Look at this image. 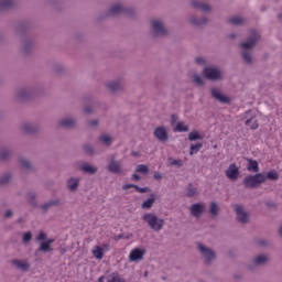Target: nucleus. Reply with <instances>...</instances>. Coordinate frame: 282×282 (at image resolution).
<instances>
[{"mask_svg": "<svg viewBox=\"0 0 282 282\" xmlns=\"http://www.w3.org/2000/svg\"><path fill=\"white\" fill-rule=\"evenodd\" d=\"M142 219L143 221H147L148 226L152 230H155L156 232L162 230V228H164V220L155 216V214H152V213L144 214Z\"/></svg>", "mask_w": 282, "mask_h": 282, "instance_id": "f257e3e1", "label": "nucleus"}, {"mask_svg": "<svg viewBox=\"0 0 282 282\" xmlns=\"http://www.w3.org/2000/svg\"><path fill=\"white\" fill-rule=\"evenodd\" d=\"M265 182V175L258 173L256 175H249L243 178V184L246 188H257L259 184H263Z\"/></svg>", "mask_w": 282, "mask_h": 282, "instance_id": "f03ea898", "label": "nucleus"}, {"mask_svg": "<svg viewBox=\"0 0 282 282\" xmlns=\"http://www.w3.org/2000/svg\"><path fill=\"white\" fill-rule=\"evenodd\" d=\"M203 74L208 78V80H219L221 78V72L216 67H206Z\"/></svg>", "mask_w": 282, "mask_h": 282, "instance_id": "7ed1b4c3", "label": "nucleus"}, {"mask_svg": "<svg viewBox=\"0 0 282 282\" xmlns=\"http://www.w3.org/2000/svg\"><path fill=\"white\" fill-rule=\"evenodd\" d=\"M108 250H109V245H104L102 247L95 246L91 250V254L93 257H95V259L100 261L105 258V252H107Z\"/></svg>", "mask_w": 282, "mask_h": 282, "instance_id": "20e7f679", "label": "nucleus"}, {"mask_svg": "<svg viewBox=\"0 0 282 282\" xmlns=\"http://www.w3.org/2000/svg\"><path fill=\"white\" fill-rule=\"evenodd\" d=\"M259 39L260 36L257 34V31H252L250 39L247 42H242L240 44V47H242V50H252Z\"/></svg>", "mask_w": 282, "mask_h": 282, "instance_id": "39448f33", "label": "nucleus"}, {"mask_svg": "<svg viewBox=\"0 0 282 282\" xmlns=\"http://www.w3.org/2000/svg\"><path fill=\"white\" fill-rule=\"evenodd\" d=\"M198 250L205 257L206 263H210V261H213V259H215V251L209 248L204 247V245L198 243Z\"/></svg>", "mask_w": 282, "mask_h": 282, "instance_id": "423d86ee", "label": "nucleus"}, {"mask_svg": "<svg viewBox=\"0 0 282 282\" xmlns=\"http://www.w3.org/2000/svg\"><path fill=\"white\" fill-rule=\"evenodd\" d=\"M145 250L144 249H139V248H134L130 251L129 254V261H142V259H144V254H145Z\"/></svg>", "mask_w": 282, "mask_h": 282, "instance_id": "0eeeda50", "label": "nucleus"}, {"mask_svg": "<svg viewBox=\"0 0 282 282\" xmlns=\"http://www.w3.org/2000/svg\"><path fill=\"white\" fill-rule=\"evenodd\" d=\"M226 176L228 180H231V182H235L239 178V167H237L236 164H230L229 167L226 170Z\"/></svg>", "mask_w": 282, "mask_h": 282, "instance_id": "6e6552de", "label": "nucleus"}, {"mask_svg": "<svg viewBox=\"0 0 282 282\" xmlns=\"http://www.w3.org/2000/svg\"><path fill=\"white\" fill-rule=\"evenodd\" d=\"M235 212L240 224H248V213L243 212V207L241 205H236Z\"/></svg>", "mask_w": 282, "mask_h": 282, "instance_id": "1a4fd4ad", "label": "nucleus"}, {"mask_svg": "<svg viewBox=\"0 0 282 282\" xmlns=\"http://www.w3.org/2000/svg\"><path fill=\"white\" fill-rule=\"evenodd\" d=\"M212 96L213 98L218 100V102H223L224 105H228L230 102V98L227 96H224L221 91H219V89L217 88L212 89Z\"/></svg>", "mask_w": 282, "mask_h": 282, "instance_id": "9d476101", "label": "nucleus"}, {"mask_svg": "<svg viewBox=\"0 0 282 282\" xmlns=\"http://www.w3.org/2000/svg\"><path fill=\"white\" fill-rule=\"evenodd\" d=\"M154 135L158 140H160V142H166V140H169V133L164 127H158L154 130Z\"/></svg>", "mask_w": 282, "mask_h": 282, "instance_id": "9b49d317", "label": "nucleus"}, {"mask_svg": "<svg viewBox=\"0 0 282 282\" xmlns=\"http://www.w3.org/2000/svg\"><path fill=\"white\" fill-rule=\"evenodd\" d=\"M151 25L155 34L158 35L166 34V29H164V25L162 24V22H160V20H153L151 22Z\"/></svg>", "mask_w": 282, "mask_h": 282, "instance_id": "f8f14e48", "label": "nucleus"}, {"mask_svg": "<svg viewBox=\"0 0 282 282\" xmlns=\"http://www.w3.org/2000/svg\"><path fill=\"white\" fill-rule=\"evenodd\" d=\"M13 265H15L19 270H23L24 272H28L30 270V263L28 261L22 260H13Z\"/></svg>", "mask_w": 282, "mask_h": 282, "instance_id": "ddd939ff", "label": "nucleus"}, {"mask_svg": "<svg viewBox=\"0 0 282 282\" xmlns=\"http://www.w3.org/2000/svg\"><path fill=\"white\" fill-rule=\"evenodd\" d=\"M191 213L194 217H199L204 213V205L194 204L192 205Z\"/></svg>", "mask_w": 282, "mask_h": 282, "instance_id": "4468645a", "label": "nucleus"}, {"mask_svg": "<svg viewBox=\"0 0 282 282\" xmlns=\"http://www.w3.org/2000/svg\"><path fill=\"white\" fill-rule=\"evenodd\" d=\"M193 8H196L197 10H202L203 12H210V6L204 4L197 0L192 1Z\"/></svg>", "mask_w": 282, "mask_h": 282, "instance_id": "2eb2a0df", "label": "nucleus"}, {"mask_svg": "<svg viewBox=\"0 0 282 282\" xmlns=\"http://www.w3.org/2000/svg\"><path fill=\"white\" fill-rule=\"evenodd\" d=\"M247 170L250 171L251 173H259V162H257L256 160L249 159Z\"/></svg>", "mask_w": 282, "mask_h": 282, "instance_id": "dca6fc26", "label": "nucleus"}, {"mask_svg": "<svg viewBox=\"0 0 282 282\" xmlns=\"http://www.w3.org/2000/svg\"><path fill=\"white\" fill-rule=\"evenodd\" d=\"M122 188L123 191H129V188H135L138 193H149V187H139L138 185H133V184H124Z\"/></svg>", "mask_w": 282, "mask_h": 282, "instance_id": "f3484780", "label": "nucleus"}, {"mask_svg": "<svg viewBox=\"0 0 282 282\" xmlns=\"http://www.w3.org/2000/svg\"><path fill=\"white\" fill-rule=\"evenodd\" d=\"M108 171H110V173H120L121 171L120 162L111 161L108 165Z\"/></svg>", "mask_w": 282, "mask_h": 282, "instance_id": "a211bd4d", "label": "nucleus"}, {"mask_svg": "<svg viewBox=\"0 0 282 282\" xmlns=\"http://www.w3.org/2000/svg\"><path fill=\"white\" fill-rule=\"evenodd\" d=\"M153 204H155V195L152 194L150 198L142 203L141 208L149 210L153 207Z\"/></svg>", "mask_w": 282, "mask_h": 282, "instance_id": "6ab92c4d", "label": "nucleus"}, {"mask_svg": "<svg viewBox=\"0 0 282 282\" xmlns=\"http://www.w3.org/2000/svg\"><path fill=\"white\" fill-rule=\"evenodd\" d=\"M246 127H249L252 130H257L259 129V122L257 121V119H254V117H251L246 121Z\"/></svg>", "mask_w": 282, "mask_h": 282, "instance_id": "aec40b11", "label": "nucleus"}, {"mask_svg": "<svg viewBox=\"0 0 282 282\" xmlns=\"http://www.w3.org/2000/svg\"><path fill=\"white\" fill-rule=\"evenodd\" d=\"M120 12H124V8L120 3L112 6L109 10L110 14H120Z\"/></svg>", "mask_w": 282, "mask_h": 282, "instance_id": "412c9836", "label": "nucleus"}, {"mask_svg": "<svg viewBox=\"0 0 282 282\" xmlns=\"http://www.w3.org/2000/svg\"><path fill=\"white\" fill-rule=\"evenodd\" d=\"M54 241V239H50L45 242L41 243L40 250H42V252H50L52 250V242Z\"/></svg>", "mask_w": 282, "mask_h": 282, "instance_id": "4be33fe9", "label": "nucleus"}, {"mask_svg": "<svg viewBox=\"0 0 282 282\" xmlns=\"http://www.w3.org/2000/svg\"><path fill=\"white\" fill-rule=\"evenodd\" d=\"M176 133H184L188 131V126L184 124V122H178L174 129Z\"/></svg>", "mask_w": 282, "mask_h": 282, "instance_id": "5701e85b", "label": "nucleus"}, {"mask_svg": "<svg viewBox=\"0 0 282 282\" xmlns=\"http://www.w3.org/2000/svg\"><path fill=\"white\" fill-rule=\"evenodd\" d=\"M204 147L203 143L191 144L189 155H195L199 153V150Z\"/></svg>", "mask_w": 282, "mask_h": 282, "instance_id": "b1692460", "label": "nucleus"}, {"mask_svg": "<svg viewBox=\"0 0 282 282\" xmlns=\"http://www.w3.org/2000/svg\"><path fill=\"white\" fill-rule=\"evenodd\" d=\"M264 177H265V180H271L274 182V181L279 180V173H276V171L272 170V171L268 172Z\"/></svg>", "mask_w": 282, "mask_h": 282, "instance_id": "393cba45", "label": "nucleus"}, {"mask_svg": "<svg viewBox=\"0 0 282 282\" xmlns=\"http://www.w3.org/2000/svg\"><path fill=\"white\" fill-rule=\"evenodd\" d=\"M78 178H70L68 181V188L69 191H76V188H78Z\"/></svg>", "mask_w": 282, "mask_h": 282, "instance_id": "a878e982", "label": "nucleus"}, {"mask_svg": "<svg viewBox=\"0 0 282 282\" xmlns=\"http://www.w3.org/2000/svg\"><path fill=\"white\" fill-rule=\"evenodd\" d=\"M229 23H231V25H241V23H243V18L241 17L230 18Z\"/></svg>", "mask_w": 282, "mask_h": 282, "instance_id": "bb28decb", "label": "nucleus"}, {"mask_svg": "<svg viewBox=\"0 0 282 282\" xmlns=\"http://www.w3.org/2000/svg\"><path fill=\"white\" fill-rule=\"evenodd\" d=\"M61 127H64L66 129H69V127H74V120L72 119H64L59 122Z\"/></svg>", "mask_w": 282, "mask_h": 282, "instance_id": "cd10ccee", "label": "nucleus"}, {"mask_svg": "<svg viewBox=\"0 0 282 282\" xmlns=\"http://www.w3.org/2000/svg\"><path fill=\"white\" fill-rule=\"evenodd\" d=\"M188 140L194 142V140H203V137L199 134V132H189Z\"/></svg>", "mask_w": 282, "mask_h": 282, "instance_id": "c85d7f7f", "label": "nucleus"}, {"mask_svg": "<svg viewBox=\"0 0 282 282\" xmlns=\"http://www.w3.org/2000/svg\"><path fill=\"white\" fill-rule=\"evenodd\" d=\"M108 89H110V91H118L120 89V83L119 82L109 83Z\"/></svg>", "mask_w": 282, "mask_h": 282, "instance_id": "c756f323", "label": "nucleus"}, {"mask_svg": "<svg viewBox=\"0 0 282 282\" xmlns=\"http://www.w3.org/2000/svg\"><path fill=\"white\" fill-rule=\"evenodd\" d=\"M265 261H268V257H265V256H258L253 260V263H256V265H261L262 263H265Z\"/></svg>", "mask_w": 282, "mask_h": 282, "instance_id": "7c9ffc66", "label": "nucleus"}, {"mask_svg": "<svg viewBox=\"0 0 282 282\" xmlns=\"http://www.w3.org/2000/svg\"><path fill=\"white\" fill-rule=\"evenodd\" d=\"M82 171H84V173H95L96 167H94L89 164H84V165H82Z\"/></svg>", "mask_w": 282, "mask_h": 282, "instance_id": "2f4dec72", "label": "nucleus"}, {"mask_svg": "<svg viewBox=\"0 0 282 282\" xmlns=\"http://www.w3.org/2000/svg\"><path fill=\"white\" fill-rule=\"evenodd\" d=\"M196 195H197V188L193 187V185H188L187 197H195Z\"/></svg>", "mask_w": 282, "mask_h": 282, "instance_id": "473e14b6", "label": "nucleus"}, {"mask_svg": "<svg viewBox=\"0 0 282 282\" xmlns=\"http://www.w3.org/2000/svg\"><path fill=\"white\" fill-rule=\"evenodd\" d=\"M135 171L137 173H144L147 175L149 173V166L141 164L137 166Z\"/></svg>", "mask_w": 282, "mask_h": 282, "instance_id": "72a5a7b5", "label": "nucleus"}, {"mask_svg": "<svg viewBox=\"0 0 282 282\" xmlns=\"http://www.w3.org/2000/svg\"><path fill=\"white\" fill-rule=\"evenodd\" d=\"M217 210H218L217 203H212L209 208L210 215H213L214 217H217Z\"/></svg>", "mask_w": 282, "mask_h": 282, "instance_id": "f704fd0d", "label": "nucleus"}, {"mask_svg": "<svg viewBox=\"0 0 282 282\" xmlns=\"http://www.w3.org/2000/svg\"><path fill=\"white\" fill-rule=\"evenodd\" d=\"M101 142H104V144H106L107 147H109V144H111V137L105 134L100 137Z\"/></svg>", "mask_w": 282, "mask_h": 282, "instance_id": "c9c22d12", "label": "nucleus"}, {"mask_svg": "<svg viewBox=\"0 0 282 282\" xmlns=\"http://www.w3.org/2000/svg\"><path fill=\"white\" fill-rule=\"evenodd\" d=\"M242 58L246 63H252V55H250L249 52H243L242 53Z\"/></svg>", "mask_w": 282, "mask_h": 282, "instance_id": "e433bc0d", "label": "nucleus"}, {"mask_svg": "<svg viewBox=\"0 0 282 282\" xmlns=\"http://www.w3.org/2000/svg\"><path fill=\"white\" fill-rule=\"evenodd\" d=\"M10 6H12V0L0 1V8H10Z\"/></svg>", "mask_w": 282, "mask_h": 282, "instance_id": "4c0bfd02", "label": "nucleus"}, {"mask_svg": "<svg viewBox=\"0 0 282 282\" xmlns=\"http://www.w3.org/2000/svg\"><path fill=\"white\" fill-rule=\"evenodd\" d=\"M170 164L172 166H184V161H182V160H172Z\"/></svg>", "mask_w": 282, "mask_h": 282, "instance_id": "58836bf2", "label": "nucleus"}, {"mask_svg": "<svg viewBox=\"0 0 282 282\" xmlns=\"http://www.w3.org/2000/svg\"><path fill=\"white\" fill-rule=\"evenodd\" d=\"M194 83H196V85H204V79H202L199 75H194Z\"/></svg>", "mask_w": 282, "mask_h": 282, "instance_id": "ea45409f", "label": "nucleus"}, {"mask_svg": "<svg viewBox=\"0 0 282 282\" xmlns=\"http://www.w3.org/2000/svg\"><path fill=\"white\" fill-rule=\"evenodd\" d=\"M32 239V232L28 231L26 234H24L23 236V242L28 243V241H31Z\"/></svg>", "mask_w": 282, "mask_h": 282, "instance_id": "a19ab883", "label": "nucleus"}, {"mask_svg": "<svg viewBox=\"0 0 282 282\" xmlns=\"http://www.w3.org/2000/svg\"><path fill=\"white\" fill-rule=\"evenodd\" d=\"M8 182H10V174H7L0 178V184H8Z\"/></svg>", "mask_w": 282, "mask_h": 282, "instance_id": "79ce46f5", "label": "nucleus"}, {"mask_svg": "<svg viewBox=\"0 0 282 282\" xmlns=\"http://www.w3.org/2000/svg\"><path fill=\"white\" fill-rule=\"evenodd\" d=\"M46 237H47V236L45 235V232L41 231V232L39 234V236L36 237V240H37V241H45Z\"/></svg>", "mask_w": 282, "mask_h": 282, "instance_id": "37998d69", "label": "nucleus"}, {"mask_svg": "<svg viewBox=\"0 0 282 282\" xmlns=\"http://www.w3.org/2000/svg\"><path fill=\"white\" fill-rule=\"evenodd\" d=\"M20 163L22 164V166H23L24 169H30V161H28V160H25V159H22V160L20 161Z\"/></svg>", "mask_w": 282, "mask_h": 282, "instance_id": "c03bdc74", "label": "nucleus"}, {"mask_svg": "<svg viewBox=\"0 0 282 282\" xmlns=\"http://www.w3.org/2000/svg\"><path fill=\"white\" fill-rule=\"evenodd\" d=\"M153 177H154V180H162V174L156 172V173H154Z\"/></svg>", "mask_w": 282, "mask_h": 282, "instance_id": "a18cd8bd", "label": "nucleus"}, {"mask_svg": "<svg viewBox=\"0 0 282 282\" xmlns=\"http://www.w3.org/2000/svg\"><path fill=\"white\" fill-rule=\"evenodd\" d=\"M85 149L88 153H94V149L91 147L86 145Z\"/></svg>", "mask_w": 282, "mask_h": 282, "instance_id": "49530a36", "label": "nucleus"}, {"mask_svg": "<svg viewBox=\"0 0 282 282\" xmlns=\"http://www.w3.org/2000/svg\"><path fill=\"white\" fill-rule=\"evenodd\" d=\"M132 180H135V182H140V175L133 174Z\"/></svg>", "mask_w": 282, "mask_h": 282, "instance_id": "de8ad7c7", "label": "nucleus"}, {"mask_svg": "<svg viewBox=\"0 0 282 282\" xmlns=\"http://www.w3.org/2000/svg\"><path fill=\"white\" fill-rule=\"evenodd\" d=\"M4 217L6 218L12 217V210H7L6 214H4Z\"/></svg>", "mask_w": 282, "mask_h": 282, "instance_id": "09e8293b", "label": "nucleus"}, {"mask_svg": "<svg viewBox=\"0 0 282 282\" xmlns=\"http://www.w3.org/2000/svg\"><path fill=\"white\" fill-rule=\"evenodd\" d=\"M97 126H98V121L97 120L90 121V127H97Z\"/></svg>", "mask_w": 282, "mask_h": 282, "instance_id": "8fccbe9b", "label": "nucleus"}, {"mask_svg": "<svg viewBox=\"0 0 282 282\" xmlns=\"http://www.w3.org/2000/svg\"><path fill=\"white\" fill-rule=\"evenodd\" d=\"M48 206H52V203H47L46 205H43V210H47Z\"/></svg>", "mask_w": 282, "mask_h": 282, "instance_id": "3c124183", "label": "nucleus"}, {"mask_svg": "<svg viewBox=\"0 0 282 282\" xmlns=\"http://www.w3.org/2000/svg\"><path fill=\"white\" fill-rule=\"evenodd\" d=\"M196 63H198V64L204 63V58L197 57V58H196Z\"/></svg>", "mask_w": 282, "mask_h": 282, "instance_id": "603ef678", "label": "nucleus"}, {"mask_svg": "<svg viewBox=\"0 0 282 282\" xmlns=\"http://www.w3.org/2000/svg\"><path fill=\"white\" fill-rule=\"evenodd\" d=\"M258 246H265V241H264V240H260V241L258 242Z\"/></svg>", "mask_w": 282, "mask_h": 282, "instance_id": "864d4df0", "label": "nucleus"}, {"mask_svg": "<svg viewBox=\"0 0 282 282\" xmlns=\"http://www.w3.org/2000/svg\"><path fill=\"white\" fill-rule=\"evenodd\" d=\"M172 120L175 122L177 120V115H172Z\"/></svg>", "mask_w": 282, "mask_h": 282, "instance_id": "5fc2aeb1", "label": "nucleus"}, {"mask_svg": "<svg viewBox=\"0 0 282 282\" xmlns=\"http://www.w3.org/2000/svg\"><path fill=\"white\" fill-rule=\"evenodd\" d=\"M98 282H105V276L101 275V276L98 279Z\"/></svg>", "mask_w": 282, "mask_h": 282, "instance_id": "6e6d98bb", "label": "nucleus"}, {"mask_svg": "<svg viewBox=\"0 0 282 282\" xmlns=\"http://www.w3.org/2000/svg\"><path fill=\"white\" fill-rule=\"evenodd\" d=\"M91 112V108H86V113H90Z\"/></svg>", "mask_w": 282, "mask_h": 282, "instance_id": "4d7b16f0", "label": "nucleus"}, {"mask_svg": "<svg viewBox=\"0 0 282 282\" xmlns=\"http://www.w3.org/2000/svg\"><path fill=\"white\" fill-rule=\"evenodd\" d=\"M230 39H235V34H231V35H230Z\"/></svg>", "mask_w": 282, "mask_h": 282, "instance_id": "13d9d810", "label": "nucleus"}, {"mask_svg": "<svg viewBox=\"0 0 282 282\" xmlns=\"http://www.w3.org/2000/svg\"><path fill=\"white\" fill-rule=\"evenodd\" d=\"M279 19H282V14L279 15Z\"/></svg>", "mask_w": 282, "mask_h": 282, "instance_id": "bf43d9fd", "label": "nucleus"}, {"mask_svg": "<svg viewBox=\"0 0 282 282\" xmlns=\"http://www.w3.org/2000/svg\"><path fill=\"white\" fill-rule=\"evenodd\" d=\"M250 113V111H247L246 115L248 116Z\"/></svg>", "mask_w": 282, "mask_h": 282, "instance_id": "052dcab7", "label": "nucleus"}]
</instances>
